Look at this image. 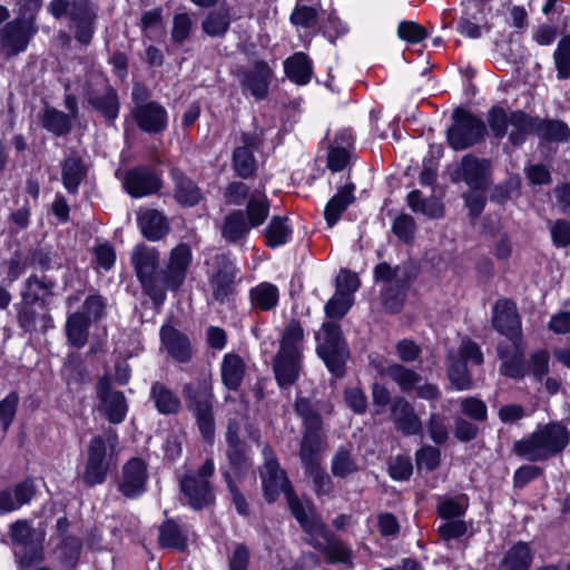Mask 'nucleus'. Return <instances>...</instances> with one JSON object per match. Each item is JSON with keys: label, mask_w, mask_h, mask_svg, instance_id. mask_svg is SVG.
Returning a JSON list of instances; mask_svg holds the SVG:
<instances>
[{"label": "nucleus", "mask_w": 570, "mask_h": 570, "mask_svg": "<svg viewBox=\"0 0 570 570\" xmlns=\"http://www.w3.org/2000/svg\"><path fill=\"white\" fill-rule=\"evenodd\" d=\"M294 517L308 535L306 543L321 552L326 562L353 568V550L335 535L315 513L302 511L294 502Z\"/></svg>", "instance_id": "obj_1"}, {"label": "nucleus", "mask_w": 570, "mask_h": 570, "mask_svg": "<svg viewBox=\"0 0 570 570\" xmlns=\"http://www.w3.org/2000/svg\"><path fill=\"white\" fill-rule=\"evenodd\" d=\"M569 442L570 431L567 426L560 422H551L515 441L513 451L527 461L541 462L561 454Z\"/></svg>", "instance_id": "obj_2"}, {"label": "nucleus", "mask_w": 570, "mask_h": 570, "mask_svg": "<svg viewBox=\"0 0 570 570\" xmlns=\"http://www.w3.org/2000/svg\"><path fill=\"white\" fill-rule=\"evenodd\" d=\"M416 276L417 268L411 262L402 263L395 267H392L386 262H382L375 266V281L386 283L381 292V298L387 312L397 313L401 311L410 285Z\"/></svg>", "instance_id": "obj_3"}, {"label": "nucleus", "mask_w": 570, "mask_h": 570, "mask_svg": "<svg viewBox=\"0 0 570 570\" xmlns=\"http://www.w3.org/2000/svg\"><path fill=\"white\" fill-rule=\"evenodd\" d=\"M48 12L56 19L67 17L75 26V38L88 46L94 37L98 6L91 0H51Z\"/></svg>", "instance_id": "obj_4"}, {"label": "nucleus", "mask_w": 570, "mask_h": 570, "mask_svg": "<svg viewBox=\"0 0 570 570\" xmlns=\"http://www.w3.org/2000/svg\"><path fill=\"white\" fill-rule=\"evenodd\" d=\"M130 258L144 292L155 304H163L165 301V285L163 269L158 271L159 252L154 247L139 244L134 248Z\"/></svg>", "instance_id": "obj_5"}, {"label": "nucleus", "mask_w": 570, "mask_h": 570, "mask_svg": "<svg viewBox=\"0 0 570 570\" xmlns=\"http://www.w3.org/2000/svg\"><path fill=\"white\" fill-rule=\"evenodd\" d=\"M263 455L264 464L261 470V479L266 500L272 503L283 492L293 515L294 502H297L302 511H306L299 498L294 492L288 481L287 473L281 468L271 446H264Z\"/></svg>", "instance_id": "obj_6"}, {"label": "nucleus", "mask_w": 570, "mask_h": 570, "mask_svg": "<svg viewBox=\"0 0 570 570\" xmlns=\"http://www.w3.org/2000/svg\"><path fill=\"white\" fill-rule=\"evenodd\" d=\"M316 352L328 371L336 377L344 376L348 351L342 337L340 325L333 322H324L321 331L316 334Z\"/></svg>", "instance_id": "obj_7"}, {"label": "nucleus", "mask_w": 570, "mask_h": 570, "mask_svg": "<svg viewBox=\"0 0 570 570\" xmlns=\"http://www.w3.org/2000/svg\"><path fill=\"white\" fill-rule=\"evenodd\" d=\"M117 441L118 438L114 431L90 440L86 468L82 473L85 484L94 487L106 480L112 460V453H108L107 449L110 448L112 451Z\"/></svg>", "instance_id": "obj_8"}, {"label": "nucleus", "mask_w": 570, "mask_h": 570, "mask_svg": "<svg viewBox=\"0 0 570 570\" xmlns=\"http://www.w3.org/2000/svg\"><path fill=\"white\" fill-rule=\"evenodd\" d=\"M82 91L88 105L99 112L107 122L112 124L118 118L120 108L118 94L104 75H90Z\"/></svg>", "instance_id": "obj_9"}, {"label": "nucleus", "mask_w": 570, "mask_h": 570, "mask_svg": "<svg viewBox=\"0 0 570 570\" xmlns=\"http://www.w3.org/2000/svg\"><path fill=\"white\" fill-rule=\"evenodd\" d=\"M453 125L446 137L454 150H463L479 144L487 131L484 121L471 112L456 108L452 114Z\"/></svg>", "instance_id": "obj_10"}, {"label": "nucleus", "mask_w": 570, "mask_h": 570, "mask_svg": "<svg viewBox=\"0 0 570 570\" xmlns=\"http://www.w3.org/2000/svg\"><path fill=\"white\" fill-rule=\"evenodd\" d=\"M36 531L27 520H18L10 525L9 537L19 548L14 559L20 570H27L45 559L42 540L35 538Z\"/></svg>", "instance_id": "obj_11"}, {"label": "nucleus", "mask_w": 570, "mask_h": 570, "mask_svg": "<svg viewBox=\"0 0 570 570\" xmlns=\"http://www.w3.org/2000/svg\"><path fill=\"white\" fill-rule=\"evenodd\" d=\"M214 472V462L207 459L196 472L186 473L180 479V490L188 498L193 509L200 510L214 501L215 497L209 482Z\"/></svg>", "instance_id": "obj_12"}, {"label": "nucleus", "mask_w": 570, "mask_h": 570, "mask_svg": "<svg viewBox=\"0 0 570 570\" xmlns=\"http://www.w3.org/2000/svg\"><path fill=\"white\" fill-rule=\"evenodd\" d=\"M38 27L33 18L17 17L0 29V53L6 58L16 57L27 50Z\"/></svg>", "instance_id": "obj_13"}, {"label": "nucleus", "mask_w": 570, "mask_h": 570, "mask_svg": "<svg viewBox=\"0 0 570 570\" xmlns=\"http://www.w3.org/2000/svg\"><path fill=\"white\" fill-rule=\"evenodd\" d=\"M451 180L454 183L464 181L471 189L483 191L491 184V163L471 154L464 155L451 174Z\"/></svg>", "instance_id": "obj_14"}, {"label": "nucleus", "mask_w": 570, "mask_h": 570, "mask_svg": "<svg viewBox=\"0 0 570 570\" xmlns=\"http://www.w3.org/2000/svg\"><path fill=\"white\" fill-rule=\"evenodd\" d=\"M18 323L27 333L37 331L45 333L52 327V318L47 304L37 303L36 296L30 293H22V301L18 305Z\"/></svg>", "instance_id": "obj_15"}, {"label": "nucleus", "mask_w": 570, "mask_h": 570, "mask_svg": "<svg viewBox=\"0 0 570 570\" xmlns=\"http://www.w3.org/2000/svg\"><path fill=\"white\" fill-rule=\"evenodd\" d=\"M96 392L101 410L105 412L108 421L112 424L121 423L128 411L125 394L121 391L112 390L110 380L107 376L98 380Z\"/></svg>", "instance_id": "obj_16"}, {"label": "nucleus", "mask_w": 570, "mask_h": 570, "mask_svg": "<svg viewBox=\"0 0 570 570\" xmlns=\"http://www.w3.org/2000/svg\"><path fill=\"white\" fill-rule=\"evenodd\" d=\"M190 264L191 250L187 244L180 243L171 249L166 268L163 269L165 292L179 289Z\"/></svg>", "instance_id": "obj_17"}, {"label": "nucleus", "mask_w": 570, "mask_h": 570, "mask_svg": "<svg viewBox=\"0 0 570 570\" xmlns=\"http://www.w3.org/2000/svg\"><path fill=\"white\" fill-rule=\"evenodd\" d=\"M492 326L511 343L522 341L521 321L515 304L507 298L499 299L493 306Z\"/></svg>", "instance_id": "obj_18"}, {"label": "nucleus", "mask_w": 570, "mask_h": 570, "mask_svg": "<svg viewBox=\"0 0 570 570\" xmlns=\"http://www.w3.org/2000/svg\"><path fill=\"white\" fill-rule=\"evenodd\" d=\"M147 480V464L139 458H132L122 466L118 490L127 499L138 498L146 491Z\"/></svg>", "instance_id": "obj_19"}, {"label": "nucleus", "mask_w": 570, "mask_h": 570, "mask_svg": "<svg viewBox=\"0 0 570 570\" xmlns=\"http://www.w3.org/2000/svg\"><path fill=\"white\" fill-rule=\"evenodd\" d=\"M236 76L242 87L249 91L256 99H265L273 71L263 60H256L250 69L239 68Z\"/></svg>", "instance_id": "obj_20"}, {"label": "nucleus", "mask_w": 570, "mask_h": 570, "mask_svg": "<svg viewBox=\"0 0 570 570\" xmlns=\"http://www.w3.org/2000/svg\"><path fill=\"white\" fill-rule=\"evenodd\" d=\"M122 185L130 196L139 198L156 194L163 184L150 168L137 166L126 173Z\"/></svg>", "instance_id": "obj_21"}, {"label": "nucleus", "mask_w": 570, "mask_h": 570, "mask_svg": "<svg viewBox=\"0 0 570 570\" xmlns=\"http://www.w3.org/2000/svg\"><path fill=\"white\" fill-rule=\"evenodd\" d=\"M498 357L502 361L500 374L509 379L520 380L525 375L524 346L522 341L511 344L500 343L497 347Z\"/></svg>", "instance_id": "obj_22"}, {"label": "nucleus", "mask_w": 570, "mask_h": 570, "mask_svg": "<svg viewBox=\"0 0 570 570\" xmlns=\"http://www.w3.org/2000/svg\"><path fill=\"white\" fill-rule=\"evenodd\" d=\"M216 264L217 272L212 278L213 297L219 303H225L234 292L237 269L225 254L216 256Z\"/></svg>", "instance_id": "obj_23"}, {"label": "nucleus", "mask_w": 570, "mask_h": 570, "mask_svg": "<svg viewBox=\"0 0 570 570\" xmlns=\"http://www.w3.org/2000/svg\"><path fill=\"white\" fill-rule=\"evenodd\" d=\"M131 115L137 126L148 134H159L167 127V111L156 101H149L148 106L134 107Z\"/></svg>", "instance_id": "obj_24"}, {"label": "nucleus", "mask_w": 570, "mask_h": 570, "mask_svg": "<svg viewBox=\"0 0 570 570\" xmlns=\"http://www.w3.org/2000/svg\"><path fill=\"white\" fill-rule=\"evenodd\" d=\"M273 370L278 385L283 389L293 385L302 370V354L277 351Z\"/></svg>", "instance_id": "obj_25"}, {"label": "nucleus", "mask_w": 570, "mask_h": 570, "mask_svg": "<svg viewBox=\"0 0 570 570\" xmlns=\"http://www.w3.org/2000/svg\"><path fill=\"white\" fill-rule=\"evenodd\" d=\"M391 417L396 428L405 435L421 432L422 423L413 406L404 397H395L391 405Z\"/></svg>", "instance_id": "obj_26"}, {"label": "nucleus", "mask_w": 570, "mask_h": 570, "mask_svg": "<svg viewBox=\"0 0 570 570\" xmlns=\"http://www.w3.org/2000/svg\"><path fill=\"white\" fill-rule=\"evenodd\" d=\"M160 340L168 354L177 362L186 363L191 358L189 340L171 325H163L160 328Z\"/></svg>", "instance_id": "obj_27"}, {"label": "nucleus", "mask_w": 570, "mask_h": 570, "mask_svg": "<svg viewBox=\"0 0 570 570\" xmlns=\"http://www.w3.org/2000/svg\"><path fill=\"white\" fill-rule=\"evenodd\" d=\"M137 223L141 234L153 242L161 239L169 232L168 219L157 209H140Z\"/></svg>", "instance_id": "obj_28"}, {"label": "nucleus", "mask_w": 570, "mask_h": 570, "mask_svg": "<svg viewBox=\"0 0 570 570\" xmlns=\"http://www.w3.org/2000/svg\"><path fill=\"white\" fill-rule=\"evenodd\" d=\"M322 451L321 430L304 431L299 448V460L304 470L321 465Z\"/></svg>", "instance_id": "obj_29"}, {"label": "nucleus", "mask_w": 570, "mask_h": 570, "mask_svg": "<svg viewBox=\"0 0 570 570\" xmlns=\"http://www.w3.org/2000/svg\"><path fill=\"white\" fill-rule=\"evenodd\" d=\"M183 392L187 406L194 414L213 411L214 395L206 382H199L196 385L185 384Z\"/></svg>", "instance_id": "obj_30"}, {"label": "nucleus", "mask_w": 570, "mask_h": 570, "mask_svg": "<svg viewBox=\"0 0 570 570\" xmlns=\"http://www.w3.org/2000/svg\"><path fill=\"white\" fill-rule=\"evenodd\" d=\"M87 167L82 159L72 154L61 164L62 184L69 194H77L78 188L87 176Z\"/></svg>", "instance_id": "obj_31"}, {"label": "nucleus", "mask_w": 570, "mask_h": 570, "mask_svg": "<svg viewBox=\"0 0 570 570\" xmlns=\"http://www.w3.org/2000/svg\"><path fill=\"white\" fill-rule=\"evenodd\" d=\"M510 127L509 140L514 146H520L529 135L537 134L538 118L520 110L513 111L510 114Z\"/></svg>", "instance_id": "obj_32"}, {"label": "nucleus", "mask_w": 570, "mask_h": 570, "mask_svg": "<svg viewBox=\"0 0 570 570\" xmlns=\"http://www.w3.org/2000/svg\"><path fill=\"white\" fill-rule=\"evenodd\" d=\"M150 400L158 413L164 415L176 414L180 410L179 397L164 383L154 382L150 386Z\"/></svg>", "instance_id": "obj_33"}, {"label": "nucleus", "mask_w": 570, "mask_h": 570, "mask_svg": "<svg viewBox=\"0 0 570 570\" xmlns=\"http://www.w3.org/2000/svg\"><path fill=\"white\" fill-rule=\"evenodd\" d=\"M246 371L243 358L234 353L224 356L220 372L224 385L230 391H237L240 386Z\"/></svg>", "instance_id": "obj_34"}, {"label": "nucleus", "mask_w": 570, "mask_h": 570, "mask_svg": "<svg viewBox=\"0 0 570 570\" xmlns=\"http://www.w3.org/2000/svg\"><path fill=\"white\" fill-rule=\"evenodd\" d=\"M354 188L353 184L345 185L327 203L324 217L330 227L337 223L342 213L355 200Z\"/></svg>", "instance_id": "obj_35"}, {"label": "nucleus", "mask_w": 570, "mask_h": 570, "mask_svg": "<svg viewBox=\"0 0 570 570\" xmlns=\"http://www.w3.org/2000/svg\"><path fill=\"white\" fill-rule=\"evenodd\" d=\"M173 179L175 183V198L179 204L195 206L200 202L202 190L190 178L179 170H174Z\"/></svg>", "instance_id": "obj_36"}, {"label": "nucleus", "mask_w": 570, "mask_h": 570, "mask_svg": "<svg viewBox=\"0 0 570 570\" xmlns=\"http://www.w3.org/2000/svg\"><path fill=\"white\" fill-rule=\"evenodd\" d=\"M90 320L85 313H72L66 321L68 343L77 348L86 345L89 335Z\"/></svg>", "instance_id": "obj_37"}, {"label": "nucleus", "mask_w": 570, "mask_h": 570, "mask_svg": "<svg viewBox=\"0 0 570 570\" xmlns=\"http://www.w3.org/2000/svg\"><path fill=\"white\" fill-rule=\"evenodd\" d=\"M250 228L243 210H232L225 216L222 226V236L229 243H237L247 236Z\"/></svg>", "instance_id": "obj_38"}, {"label": "nucleus", "mask_w": 570, "mask_h": 570, "mask_svg": "<svg viewBox=\"0 0 570 570\" xmlns=\"http://www.w3.org/2000/svg\"><path fill=\"white\" fill-rule=\"evenodd\" d=\"M158 542L163 548L184 552L187 544L186 531L174 520H167L159 528Z\"/></svg>", "instance_id": "obj_39"}, {"label": "nucleus", "mask_w": 570, "mask_h": 570, "mask_svg": "<svg viewBox=\"0 0 570 570\" xmlns=\"http://www.w3.org/2000/svg\"><path fill=\"white\" fill-rule=\"evenodd\" d=\"M446 365L449 380L458 390L465 391L472 387L466 363L460 358V354L454 353V350L448 351Z\"/></svg>", "instance_id": "obj_40"}, {"label": "nucleus", "mask_w": 570, "mask_h": 570, "mask_svg": "<svg viewBox=\"0 0 570 570\" xmlns=\"http://www.w3.org/2000/svg\"><path fill=\"white\" fill-rule=\"evenodd\" d=\"M463 14L459 22L460 33L476 39L481 36L480 22L482 20V7L479 2L468 0L463 2Z\"/></svg>", "instance_id": "obj_41"}, {"label": "nucleus", "mask_w": 570, "mask_h": 570, "mask_svg": "<svg viewBox=\"0 0 570 570\" xmlns=\"http://www.w3.org/2000/svg\"><path fill=\"white\" fill-rule=\"evenodd\" d=\"M232 23L229 9L220 6L209 11L202 22L203 31L209 37H224Z\"/></svg>", "instance_id": "obj_42"}, {"label": "nucleus", "mask_w": 570, "mask_h": 570, "mask_svg": "<svg viewBox=\"0 0 570 570\" xmlns=\"http://www.w3.org/2000/svg\"><path fill=\"white\" fill-rule=\"evenodd\" d=\"M287 77L297 85H305L312 76V62L303 52H296L284 62Z\"/></svg>", "instance_id": "obj_43"}, {"label": "nucleus", "mask_w": 570, "mask_h": 570, "mask_svg": "<svg viewBox=\"0 0 570 570\" xmlns=\"http://www.w3.org/2000/svg\"><path fill=\"white\" fill-rule=\"evenodd\" d=\"M269 213V200L264 191L254 190L248 196L246 206L249 226L255 228L264 224Z\"/></svg>", "instance_id": "obj_44"}, {"label": "nucleus", "mask_w": 570, "mask_h": 570, "mask_svg": "<svg viewBox=\"0 0 570 570\" xmlns=\"http://www.w3.org/2000/svg\"><path fill=\"white\" fill-rule=\"evenodd\" d=\"M537 135L549 142H566L570 138V129L562 120L538 118Z\"/></svg>", "instance_id": "obj_45"}, {"label": "nucleus", "mask_w": 570, "mask_h": 570, "mask_svg": "<svg viewBox=\"0 0 570 570\" xmlns=\"http://www.w3.org/2000/svg\"><path fill=\"white\" fill-rule=\"evenodd\" d=\"M232 167L235 174L243 179L253 177L257 170L253 150L247 147H236L232 156Z\"/></svg>", "instance_id": "obj_46"}, {"label": "nucleus", "mask_w": 570, "mask_h": 570, "mask_svg": "<svg viewBox=\"0 0 570 570\" xmlns=\"http://www.w3.org/2000/svg\"><path fill=\"white\" fill-rule=\"evenodd\" d=\"M407 205L413 212L422 213L430 218H440L444 214L443 205L438 198L422 199L420 190H412L407 195Z\"/></svg>", "instance_id": "obj_47"}, {"label": "nucleus", "mask_w": 570, "mask_h": 570, "mask_svg": "<svg viewBox=\"0 0 570 570\" xmlns=\"http://www.w3.org/2000/svg\"><path fill=\"white\" fill-rule=\"evenodd\" d=\"M385 374L395 382L403 392L413 390L419 382L421 375L401 364H392L385 368Z\"/></svg>", "instance_id": "obj_48"}, {"label": "nucleus", "mask_w": 570, "mask_h": 570, "mask_svg": "<svg viewBox=\"0 0 570 570\" xmlns=\"http://www.w3.org/2000/svg\"><path fill=\"white\" fill-rule=\"evenodd\" d=\"M42 126L56 136H62L71 130L72 124L69 115L48 107L42 115Z\"/></svg>", "instance_id": "obj_49"}, {"label": "nucleus", "mask_w": 570, "mask_h": 570, "mask_svg": "<svg viewBox=\"0 0 570 570\" xmlns=\"http://www.w3.org/2000/svg\"><path fill=\"white\" fill-rule=\"evenodd\" d=\"M250 301L263 311L273 309L278 302V288L271 283H262L250 291Z\"/></svg>", "instance_id": "obj_50"}, {"label": "nucleus", "mask_w": 570, "mask_h": 570, "mask_svg": "<svg viewBox=\"0 0 570 570\" xmlns=\"http://www.w3.org/2000/svg\"><path fill=\"white\" fill-rule=\"evenodd\" d=\"M294 409L296 414L303 420L304 431L322 430V416L308 399L298 396Z\"/></svg>", "instance_id": "obj_51"}, {"label": "nucleus", "mask_w": 570, "mask_h": 570, "mask_svg": "<svg viewBox=\"0 0 570 570\" xmlns=\"http://www.w3.org/2000/svg\"><path fill=\"white\" fill-rule=\"evenodd\" d=\"M304 330L299 322L292 320L284 330L278 351L302 354Z\"/></svg>", "instance_id": "obj_52"}, {"label": "nucleus", "mask_w": 570, "mask_h": 570, "mask_svg": "<svg viewBox=\"0 0 570 570\" xmlns=\"http://www.w3.org/2000/svg\"><path fill=\"white\" fill-rule=\"evenodd\" d=\"M532 562V554L527 543L519 542L513 546L503 559L508 570H529Z\"/></svg>", "instance_id": "obj_53"}, {"label": "nucleus", "mask_w": 570, "mask_h": 570, "mask_svg": "<svg viewBox=\"0 0 570 570\" xmlns=\"http://www.w3.org/2000/svg\"><path fill=\"white\" fill-rule=\"evenodd\" d=\"M291 233L287 218L274 216L265 229L266 244L273 248L284 245Z\"/></svg>", "instance_id": "obj_54"}, {"label": "nucleus", "mask_w": 570, "mask_h": 570, "mask_svg": "<svg viewBox=\"0 0 570 570\" xmlns=\"http://www.w3.org/2000/svg\"><path fill=\"white\" fill-rule=\"evenodd\" d=\"M193 26V19L188 13H176L173 18L170 41L176 46H183L190 38Z\"/></svg>", "instance_id": "obj_55"}, {"label": "nucleus", "mask_w": 570, "mask_h": 570, "mask_svg": "<svg viewBox=\"0 0 570 570\" xmlns=\"http://www.w3.org/2000/svg\"><path fill=\"white\" fill-rule=\"evenodd\" d=\"M558 79L570 77V35L562 37L553 53Z\"/></svg>", "instance_id": "obj_56"}, {"label": "nucleus", "mask_w": 570, "mask_h": 570, "mask_svg": "<svg viewBox=\"0 0 570 570\" xmlns=\"http://www.w3.org/2000/svg\"><path fill=\"white\" fill-rule=\"evenodd\" d=\"M26 291L23 293H30L36 296V302L46 303V298L52 295L55 288V282L48 277H38L36 275L30 276L26 281Z\"/></svg>", "instance_id": "obj_57"}, {"label": "nucleus", "mask_w": 570, "mask_h": 570, "mask_svg": "<svg viewBox=\"0 0 570 570\" xmlns=\"http://www.w3.org/2000/svg\"><path fill=\"white\" fill-rule=\"evenodd\" d=\"M356 471L357 465L353 460L350 451L344 448H340L332 459L333 474L338 478H346Z\"/></svg>", "instance_id": "obj_58"}, {"label": "nucleus", "mask_w": 570, "mask_h": 570, "mask_svg": "<svg viewBox=\"0 0 570 570\" xmlns=\"http://www.w3.org/2000/svg\"><path fill=\"white\" fill-rule=\"evenodd\" d=\"M20 397L17 392H10L0 401V430L6 433L12 424Z\"/></svg>", "instance_id": "obj_59"}, {"label": "nucleus", "mask_w": 570, "mask_h": 570, "mask_svg": "<svg viewBox=\"0 0 570 570\" xmlns=\"http://www.w3.org/2000/svg\"><path fill=\"white\" fill-rule=\"evenodd\" d=\"M468 503L465 498L444 499L438 504V513L444 520H460L464 514Z\"/></svg>", "instance_id": "obj_60"}, {"label": "nucleus", "mask_w": 570, "mask_h": 570, "mask_svg": "<svg viewBox=\"0 0 570 570\" xmlns=\"http://www.w3.org/2000/svg\"><path fill=\"white\" fill-rule=\"evenodd\" d=\"M360 284V278L355 273L341 271L336 277L335 295L353 298V294L358 289Z\"/></svg>", "instance_id": "obj_61"}, {"label": "nucleus", "mask_w": 570, "mask_h": 570, "mask_svg": "<svg viewBox=\"0 0 570 570\" xmlns=\"http://www.w3.org/2000/svg\"><path fill=\"white\" fill-rule=\"evenodd\" d=\"M461 411L470 419L484 422L488 419V411L485 403L474 396L464 397L460 402Z\"/></svg>", "instance_id": "obj_62"}, {"label": "nucleus", "mask_w": 570, "mask_h": 570, "mask_svg": "<svg viewBox=\"0 0 570 570\" xmlns=\"http://www.w3.org/2000/svg\"><path fill=\"white\" fill-rule=\"evenodd\" d=\"M488 122L493 135L502 138L508 131V126H510V115L502 108L494 107L489 111Z\"/></svg>", "instance_id": "obj_63"}, {"label": "nucleus", "mask_w": 570, "mask_h": 570, "mask_svg": "<svg viewBox=\"0 0 570 570\" xmlns=\"http://www.w3.org/2000/svg\"><path fill=\"white\" fill-rule=\"evenodd\" d=\"M550 235L556 247L570 246V222L557 219L550 227Z\"/></svg>", "instance_id": "obj_64"}]
</instances>
